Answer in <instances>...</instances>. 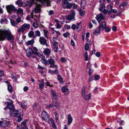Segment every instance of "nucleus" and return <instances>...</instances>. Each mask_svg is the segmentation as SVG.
Masks as SVG:
<instances>
[{
  "label": "nucleus",
  "instance_id": "nucleus-20",
  "mask_svg": "<svg viewBox=\"0 0 129 129\" xmlns=\"http://www.w3.org/2000/svg\"><path fill=\"white\" fill-rule=\"evenodd\" d=\"M83 98L86 101H88L91 98V93H89L88 94H86L82 96Z\"/></svg>",
  "mask_w": 129,
  "mask_h": 129
},
{
  "label": "nucleus",
  "instance_id": "nucleus-52",
  "mask_svg": "<svg viewBox=\"0 0 129 129\" xmlns=\"http://www.w3.org/2000/svg\"><path fill=\"white\" fill-rule=\"evenodd\" d=\"M95 80L96 81L98 80V79L100 78V76L98 75H96L94 76Z\"/></svg>",
  "mask_w": 129,
  "mask_h": 129
},
{
  "label": "nucleus",
  "instance_id": "nucleus-34",
  "mask_svg": "<svg viewBox=\"0 0 129 129\" xmlns=\"http://www.w3.org/2000/svg\"><path fill=\"white\" fill-rule=\"evenodd\" d=\"M27 104L26 102H22L21 103V106L23 108H25L27 106Z\"/></svg>",
  "mask_w": 129,
  "mask_h": 129
},
{
  "label": "nucleus",
  "instance_id": "nucleus-47",
  "mask_svg": "<svg viewBox=\"0 0 129 129\" xmlns=\"http://www.w3.org/2000/svg\"><path fill=\"white\" fill-rule=\"evenodd\" d=\"M89 49V46L88 44L86 43L85 46V49L86 51L88 50Z\"/></svg>",
  "mask_w": 129,
  "mask_h": 129
},
{
  "label": "nucleus",
  "instance_id": "nucleus-39",
  "mask_svg": "<svg viewBox=\"0 0 129 129\" xmlns=\"http://www.w3.org/2000/svg\"><path fill=\"white\" fill-rule=\"evenodd\" d=\"M84 57L85 58V60L86 61H87L88 59V53L87 52H86L84 54Z\"/></svg>",
  "mask_w": 129,
  "mask_h": 129
},
{
  "label": "nucleus",
  "instance_id": "nucleus-33",
  "mask_svg": "<svg viewBox=\"0 0 129 129\" xmlns=\"http://www.w3.org/2000/svg\"><path fill=\"white\" fill-rule=\"evenodd\" d=\"M61 90L63 92H66L68 90V89L67 87L64 86L62 88Z\"/></svg>",
  "mask_w": 129,
  "mask_h": 129
},
{
  "label": "nucleus",
  "instance_id": "nucleus-17",
  "mask_svg": "<svg viewBox=\"0 0 129 129\" xmlns=\"http://www.w3.org/2000/svg\"><path fill=\"white\" fill-rule=\"evenodd\" d=\"M106 27V22L105 21L103 22L101 25H99V28L102 31Z\"/></svg>",
  "mask_w": 129,
  "mask_h": 129
},
{
  "label": "nucleus",
  "instance_id": "nucleus-5",
  "mask_svg": "<svg viewBox=\"0 0 129 129\" xmlns=\"http://www.w3.org/2000/svg\"><path fill=\"white\" fill-rule=\"evenodd\" d=\"M6 8L7 12L9 13L12 12H15L16 10L15 8L12 5L6 6Z\"/></svg>",
  "mask_w": 129,
  "mask_h": 129
},
{
  "label": "nucleus",
  "instance_id": "nucleus-40",
  "mask_svg": "<svg viewBox=\"0 0 129 129\" xmlns=\"http://www.w3.org/2000/svg\"><path fill=\"white\" fill-rule=\"evenodd\" d=\"M53 106L56 108H58L59 106V104L57 102H53Z\"/></svg>",
  "mask_w": 129,
  "mask_h": 129
},
{
  "label": "nucleus",
  "instance_id": "nucleus-53",
  "mask_svg": "<svg viewBox=\"0 0 129 129\" xmlns=\"http://www.w3.org/2000/svg\"><path fill=\"white\" fill-rule=\"evenodd\" d=\"M69 35V33L68 32H67L66 33H64L63 34V36L65 37V38H67L68 37V36Z\"/></svg>",
  "mask_w": 129,
  "mask_h": 129
},
{
  "label": "nucleus",
  "instance_id": "nucleus-9",
  "mask_svg": "<svg viewBox=\"0 0 129 129\" xmlns=\"http://www.w3.org/2000/svg\"><path fill=\"white\" fill-rule=\"evenodd\" d=\"M105 18V16L102 13H100L99 14L97 15L95 17V19L98 21L99 23L101 21V20H104Z\"/></svg>",
  "mask_w": 129,
  "mask_h": 129
},
{
  "label": "nucleus",
  "instance_id": "nucleus-61",
  "mask_svg": "<svg viewBox=\"0 0 129 129\" xmlns=\"http://www.w3.org/2000/svg\"><path fill=\"white\" fill-rule=\"evenodd\" d=\"M11 77L12 79L14 80H16L17 79V78L14 76V75L11 74Z\"/></svg>",
  "mask_w": 129,
  "mask_h": 129
},
{
  "label": "nucleus",
  "instance_id": "nucleus-12",
  "mask_svg": "<svg viewBox=\"0 0 129 129\" xmlns=\"http://www.w3.org/2000/svg\"><path fill=\"white\" fill-rule=\"evenodd\" d=\"M105 6L104 4H102L101 5L100 8H99V10L101 11H102L104 14H106L107 13V11L105 9Z\"/></svg>",
  "mask_w": 129,
  "mask_h": 129
},
{
  "label": "nucleus",
  "instance_id": "nucleus-11",
  "mask_svg": "<svg viewBox=\"0 0 129 129\" xmlns=\"http://www.w3.org/2000/svg\"><path fill=\"white\" fill-rule=\"evenodd\" d=\"M52 47L53 49L56 52H57L58 51L57 49L58 47V43L57 42H53L52 43Z\"/></svg>",
  "mask_w": 129,
  "mask_h": 129
},
{
  "label": "nucleus",
  "instance_id": "nucleus-1",
  "mask_svg": "<svg viewBox=\"0 0 129 129\" xmlns=\"http://www.w3.org/2000/svg\"><path fill=\"white\" fill-rule=\"evenodd\" d=\"M8 108L10 110V115L13 117H16L18 118L17 121L20 122L22 120V117L23 114L19 112V110L14 109V106L11 103L10 104L7 106Z\"/></svg>",
  "mask_w": 129,
  "mask_h": 129
},
{
  "label": "nucleus",
  "instance_id": "nucleus-29",
  "mask_svg": "<svg viewBox=\"0 0 129 129\" xmlns=\"http://www.w3.org/2000/svg\"><path fill=\"white\" fill-rule=\"evenodd\" d=\"M8 21L7 19H1L0 22L2 24H6L7 23Z\"/></svg>",
  "mask_w": 129,
  "mask_h": 129
},
{
  "label": "nucleus",
  "instance_id": "nucleus-63",
  "mask_svg": "<svg viewBox=\"0 0 129 129\" xmlns=\"http://www.w3.org/2000/svg\"><path fill=\"white\" fill-rule=\"evenodd\" d=\"M71 28L75 30L76 28V26L75 25L73 24L71 26Z\"/></svg>",
  "mask_w": 129,
  "mask_h": 129
},
{
  "label": "nucleus",
  "instance_id": "nucleus-43",
  "mask_svg": "<svg viewBox=\"0 0 129 129\" xmlns=\"http://www.w3.org/2000/svg\"><path fill=\"white\" fill-rule=\"evenodd\" d=\"M60 60L61 62H66L67 61V60L64 57H61L60 58Z\"/></svg>",
  "mask_w": 129,
  "mask_h": 129
},
{
  "label": "nucleus",
  "instance_id": "nucleus-3",
  "mask_svg": "<svg viewBox=\"0 0 129 129\" xmlns=\"http://www.w3.org/2000/svg\"><path fill=\"white\" fill-rule=\"evenodd\" d=\"M30 27V25L28 24L24 23L23 25H21L20 27L17 30V31L18 33H21L23 34L24 31L26 29H29Z\"/></svg>",
  "mask_w": 129,
  "mask_h": 129
},
{
  "label": "nucleus",
  "instance_id": "nucleus-45",
  "mask_svg": "<svg viewBox=\"0 0 129 129\" xmlns=\"http://www.w3.org/2000/svg\"><path fill=\"white\" fill-rule=\"evenodd\" d=\"M127 4V3H123L122 4H120L119 6V7H121V6H122L123 7H125Z\"/></svg>",
  "mask_w": 129,
  "mask_h": 129
},
{
  "label": "nucleus",
  "instance_id": "nucleus-26",
  "mask_svg": "<svg viewBox=\"0 0 129 129\" xmlns=\"http://www.w3.org/2000/svg\"><path fill=\"white\" fill-rule=\"evenodd\" d=\"M8 89L10 93H11L13 91V89L12 86L10 84H8L7 85Z\"/></svg>",
  "mask_w": 129,
  "mask_h": 129
},
{
  "label": "nucleus",
  "instance_id": "nucleus-8",
  "mask_svg": "<svg viewBox=\"0 0 129 129\" xmlns=\"http://www.w3.org/2000/svg\"><path fill=\"white\" fill-rule=\"evenodd\" d=\"M34 3V1L33 0H27L25 2L23 3V7H26L27 6L29 5L30 7H31Z\"/></svg>",
  "mask_w": 129,
  "mask_h": 129
},
{
  "label": "nucleus",
  "instance_id": "nucleus-19",
  "mask_svg": "<svg viewBox=\"0 0 129 129\" xmlns=\"http://www.w3.org/2000/svg\"><path fill=\"white\" fill-rule=\"evenodd\" d=\"M9 122L6 120H4L2 121L1 126L5 127L7 126L9 124Z\"/></svg>",
  "mask_w": 129,
  "mask_h": 129
},
{
  "label": "nucleus",
  "instance_id": "nucleus-60",
  "mask_svg": "<svg viewBox=\"0 0 129 129\" xmlns=\"http://www.w3.org/2000/svg\"><path fill=\"white\" fill-rule=\"evenodd\" d=\"M38 69H41L42 70H44L45 69V68L43 67H42L40 66L39 64L38 65Z\"/></svg>",
  "mask_w": 129,
  "mask_h": 129
},
{
  "label": "nucleus",
  "instance_id": "nucleus-25",
  "mask_svg": "<svg viewBox=\"0 0 129 129\" xmlns=\"http://www.w3.org/2000/svg\"><path fill=\"white\" fill-rule=\"evenodd\" d=\"M112 6L111 5H109L107 6V10L109 14L111 13V11L112 10Z\"/></svg>",
  "mask_w": 129,
  "mask_h": 129
},
{
  "label": "nucleus",
  "instance_id": "nucleus-49",
  "mask_svg": "<svg viewBox=\"0 0 129 129\" xmlns=\"http://www.w3.org/2000/svg\"><path fill=\"white\" fill-rule=\"evenodd\" d=\"M10 22L12 25L13 26H15V22L12 19L11 20H10Z\"/></svg>",
  "mask_w": 129,
  "mask_h": 129
},
{
  "label": "nucleus",
  "instance_id": "nucleus-54",
  "mask_svg": "<svg viewBox=\"0 0 129 129\" xmlns=\"http://www.w3.org/2000/svg\"><path fill=\"white\" fill-rule=\"evenodd\" d=\"M82 28L81 26H76V29L77 31H79Z\"/></svg>",
  "mask_w": 129,
  "mask_h": 129
},
{
  "label": "nucleus",
  "instance_id": "nucleus-10",
  "mask_svg": "<svg viewBox=\"0 0 129 129\" xmlns=\"http://www.w3.org/2000/svg\"><path fill=\"white\" fill-rule=\"evenodd\" d=\"M41 6L40 5H38L34 8V11L35 13H39L41 12Z\"/></svg>",
  "mask_w": 129,
  "mask_h": 129
},
{
  "label": "nucleus",
  "instance_id": "nucleus-37",
  "mask_svg": "<svg viewBox=\"0 0 129 129\" xmlns=\"http://www.w3.org/2000/svg\"><path fill=\"white\" fill-rule=\"evenodd\" d=\"M76 14V12L73 10H71V14L74 18H75Z\"/></svg>",
  "mask_w": 129,
  "mask_h": 129
},
{
  "label": "nucleus",
  "instance_id": "nucleus-57",
  "mask_svg": "<svg viewBox=\"0 0 129 129\" xmlns=\"http://www.w3.org/2000/svg\"><path fill=\"white\" fill-rule=\"evenodd\" d=\"M60 18L61 20L63 21H64L65 20V17L63 15H61Z\"/></svg>",
  "mask_w": 129,
  "mask_h": 129
},
{
  "label": "nucleus",
  "instance_id": "nucleus-50",
  "mask_svg": "<svg viewBox=\"0 0 129 129\" xmlns=\"http://www.w3.org/2000/svg\"><path fill=\"white\" fill-rule=\"evenodd\" d=\"M89 70L88 72V74L89 76L92 74L93 72V70L90 68H89Z\"/></svg>",
  "mask_w": 129,
  "mask_h": 129
},
{
  "label": "nucleus",
  "instance_id": "nucleus-24",
  "mask_svg": "<svg viewBox=\"0 0 129 129\" xmlns=\"http://www.w3.org/2000/svg\"><path fill=\"white\" fill-rule=\"evenodd\" d=\"M22 1V0H18L16 2V4L19 7L23 6V3L21 2Z\"/></svg>",
  "mask_w": 129,
  "mask_h": 129
},
{
  "label": "nucleus",
  "instance_id": "nucleus-62",
  "mask_svg": "<svg viewBox=\"0 0 129 129\" xmlns=\"http://www.w3.org/2000/svg\"><path fill=\"white\" fill-rule=\"evenodd\" d=\"M28 90V88L27 86H25L23 88V90L24 91H26Z\"/></svg>",
  "mask_w": 129,
  "mask_h": 129
},
{
  "label": "nucleus",
  "instance_id": "nucleus-58",
  "mask_svg": "<svg viewBox=\"0 0 129 129\" xmlns=\"http://www.w3.org/2000/svg\"><path fill=\"white\" fill-rule=\"evenodd\" d=\"M95 54L96 56L98 57H99L101 55V54L99 52H97L95 53Z\"/></svg>",
  "mask_w": 129,
  "mask_h": 129
},
{
  "label": "nucleus",
  "instance_id": "nucleus-46",
  "mask_svg": "<svg viewBox=\"0 0 129 129\" xmlns=\"http://www.w3.org/2000/svg\"><path fill=\"white\" fill-rule=\"evenodd\" d=\"M43 31L44 33V36L46 37L47 38H48V37L47 36V33L48 32V31L46 30L45 29H43Z\"/></svg>",
  "mask_w": 129,
  "mask_h": 129
},
{
  "label": "nucleus",
  "instance_id": "nucleus-2",
  "mask_svg": "<svg viewBox=\"0 0 129 129\" xmlns=\"http://www.w3.org/2000/svg\"><path fill=\"white\" fill-rule=\"evenodd\" d=\"M5 38L12 43L14 42V36L10 30H5L0 31V40H4Z\"/></svg>",
  "mask_w": 129,
  "mask_h": 129
},
{
  "label": "nucleus",
  "instance_id": "nucleus-59",
  "mask_svg": "<svg viewBox=\"0 0 129 129\" xmlns=\"http://www.w3.org/2000/svg\"><path fill=\"white\" fill-rule=\"evenodd\" d=\"M112 29L114 31H115L117 30V27L115 26H113L112 27Z\"/></svg>",
  "mask_w": 129,
  "mask_h": 129
},
{
  "label": "nucleus",
  "instance_id": "nucleus-6",
  "mask_svg": "<svg viewBox=\"0 0 129 129\" xmlns=\"http://www.w3.org/2000/svg\"><path fill=\"white\" fill-rule=\"evenodd\" d=\"M42 118L43 119L46 121L49 120V116L47 113L45 111H43L42 113Z\"/></svg>",
  "mask_w": 129,
  "mask_h": 129
},
{
  "label": "nucleus",
  "instance_id": "nucleus-4",
  "mask_svg": "<svg viewBox=\"0 0 129 129\" xmlns=\"http://www.w3.org/2000/svg\"><path fill=\"white\" fill-rule=\"evenodd\" d=\"M26 53L27 56L29 57L32 54H35L39 55V53L36 52H34L32 49L30 47H28L26 51Z\"/></svg>",
  "mask_w": 129,
  "mask_h": 129
},
{
  "label": "nucleus",
  "instance_id": "nucleus-27",
  "mask_svg": "<svg viewBox=\"0 0 129 129\" xmlns=\"http://www.w3.org/2000/svg\"><path fill=\"white\" fill-rule=\"evenodd\" d=\"M42 82L41 83V84H39V85L40 89L41 90H42L43 89L44 87V80H42Z\"/></svg>",
  "mask_w": 129,
  "mask_h": 129
},
{
  "label": "nucleus",
  "instance_id": "nucleus-32",
  "mask_svg": "<svg viewBox=\"0 0 129 129\" xmlns=\"http://www.w3.org/2000/svg\"><path fill=\"white\" fill-rule=\"evenodd\" d=\"M73 4H72L71 3H69L66 5V6L65 8H64V9H66L68 8L70 9L71 8Z\"/></svg>",
  "mask_w": 129,
  "mask_h": 129
},
{
  "label": "nucleus",
  "instance_id": "nucleus-7",
  "mask_svg": "<svg viewBox=\"0 0 129 129\" xmlns=\"http://www.w3.org/2000/svg\"><path fill=\"white\" fill-rule=\"evenodd\" d=\"M54 61V60L52 58H51L48 59V64H50V65L49 67L51 68H57V66L55 64Z\"/></svg>",
  "mask_w": 129,
  "mask_h": 129
},
{
  "label": "nucleus",
  "instance_id": "nucleus-16",
  "mask_svg": "<svg viewBox=\"0 0 129 129\" xmlns=\"http://www.w3.org/2000/svg\"><path fill=\"white\" fill-rule=\"evenodd\" d=\"M101 30L99 28H96L95 30H92L93 34L96 36H97L100 34Z\"/></svg>",
  "mask_w": 129,
  "mask_h": 129
},
{
  "label": "nucleus",
  "instance_id": "nucleus-13",
  "mask_svg": "<svg viewBox=\"0 0 129 129\" xmlns=\"http://www.w3.org/2000/svg\"><path fill=\"white\" fill-rule=\"evenodd\" d=\"M17 13L18 16L22 17L23 15V10L21 8H19L17 10Z\"/></svg>",
  "mask_w": 129,
  "mask_h": 129
},
{
  "label": "nucleus",
  "instance_id": "nucleus-28",
  "mask_svg": "<svg viewBox=\"0 0 129 129\" xmlns=\"http://www.w3.org/2000/svg\"><path fill=\"white\" fill-rule=\"evenodd\" d=\"M41 61L45 65L48 64V60H46L45 58H43L42 59Z\"/></svg>",
  "mask_w": 129,
  "mask_h": 129
},
{
  "label": "nucleus",
  "instance_id": "nucleus-64",
  "mask_svg": "<svg viewBox=\"0 0 129 129\" xmlns=\"http://www.w3.org/2000/svg\"><path fill=\"white\" fill-rule=\"evenodd\" d=\"M45 85L47 86H49L50 87H52V85H50L49 82H47L45 83Z\"/></svg>",
  "mask_w": 129,
  "mask_h": 129
},
{
  "label": "nucleus",
  "instance_id": "nucleus-30",
  "mask_svg": "<svg viewBox=\"0 0 129 129\" xmlns=\"http://www.w3.org/2000/svg\"><path fill=\"white\" fill-rule=\"evenodd\" d=\"M28 35L29 37H33L34 38V33L33 32V31H30L28 34Z\"/></svg>",
  "mask_w": 129,
  "mask_h": 129
},
{
  "label": "nucleus",
  "instance_id": "nucleus-44",
  "mask_svg": "<svg viewBox=\"0 0 129 129\" xmlns=\"http://www.w3.org/2000/svg\"><path fill=\"white\" fill-rule=\"evenodd\" d=\"M53 103L52 104L48 105L47 106V108L48 109H49L52 107L53 106Z\"/></svg>",
  "mask_w": 129,
  "mask_h": 129
},
{
  "label": "nucleus",
  "instance_id": "nucleus-36",
  "mask_svg": "<svg viewBox=\"0 0 129 129\" xmlns=\"http://www.w3.org/2000/svg\"><path fill=\"white\" fill-rule=\"evenodd\" d=\"M79 14L80 16H83L84 15L85 12L84 11L80 9L79 10Z\"/></svg>",
  "mask_w": 129,
  "mask_h": 129
},
{
  "label": "nucleus",
  "instance_id": "nucleus-41",
  "mask_svg": "<svg viewBox=\"0 0 129 129\" xmlns=\"http://www.w3.org/2000/svg\"><path fill=\"white\" fill-rule=\"evenodd\" d=\"M68 4V2L66 1H64L62 5L63 7L64 8H65L66 6Z\"/></svg>",
  "mask_w": 129,
  "mask_h": 129
},
{
  "label": "nucleus",
  "instance_id": "nucleus-15",
  "mask_svg": "<svg viewBox=\"0 0 129 129\" xmlns=\"http://www.w3.org/2000/svg\"><path fill=\"white\" fill-rule=\"evenodd\" d=\"M39 41L41 44L44 45L46 43L47 41L44 38L40 37V38Z\"/></svg>",
  "mask_w": 129,
  "mask_h": 129
},
{
  "label": "nucleus",
  "instance_id": "nucleus-55",
  "mask_svg": "<svg viewBox=\"0 0 129 129\" xmlns=\"http://www.w3.org/2000/svg\"><path fill=\"white\" fill-rule=\"evenodd\" d=\"M90 35V33L89 32L87 33L86 34V39L87 40L88 38L89 37V36Z\"/></svg>",
  "mask_w": 129,
  "mask_h": 129
},
{
  "label": "nucleus",
  "instance_id": "nucleus-31",
  "mask_svg": "<svg viewBox=\"0 0 129 129\" xmlns=\"http://www.w3.org/2000/svg\"><path fill=\"white\" fill-rule=\"evenodd\" d=\"M74 18L73 17V16H72L70 14L67 16L66 19L68 20H70Z\"/></svg>",
  "mask_w": 129,
  "mask_h": 129
},
{
  "label": "nucleus",
  "instance_id": "nucleus-35",
  "mask_svg": "<svg viewBox=\"0 0 129 129\" xmlns=\"http://www.w3.org/2000/svg\"><path fill=\"white\" fill-rule=\"evenodd\" d=\"M35 35L34 36V37H35L36 36L40 37L41 36V34L40 31L39 30H37L35 31Z\"/></svg>",
  "mask_w": 129,
  "mask_h": 129
},
{
  "label": "nucleus",
  "instance_id": "nucleus-38",
  "mask_svg": "<svg viewBox=\"0 0 129 129\" xmlns=\"http://www.w3.org/2000/svg\"><path fill=\"white\" fill-rule=\"evenodd\" d=\"M20 16H18V17L16 19V21L17 23H18L20 22L21 21V18Z\"/></svg>",
  "mask_w": 129,
  "mask_h": 129
},
{
  "label": "nucleus",
  "instance_id": "nucleus-42",
  "mask_svg": "<svg viewBox=\"0 0 129 129\" xmlns=\"http://www.w3.org/2000/svg\"><path fill=\"white\" fill-rule=\"evenodd\" d=\"M58 79L60 82H62V79L61 76L60 75H58Z\"/></svg>",
  "mask_w": 129,
  "mask_h": 129
},
{
  "label": "nucleus",
  "instance_id": "nucleus-56",
  "mask_svg": "<svg viewBox=\"0 0 129 129\" xmlns=\"http://www.w3.org/2000/svg\"><path fill=\"white\" fill-rule=\"evenodd\" d=\"M33 26L35 28H37L38 27V25L37 23H34L33 24Z\"/></svg>",
  "mask_w": 129,
  "mask_h": 129
},
{
  "label": "nucleus",
  "instance_id": "nucleus-22",
  "mask_svg": "<svg viewBox=\"0 0 129 129\" xmlns=\"http://www.w3.org/2000/svg\"><path fill=\"white\" fill-rule=\"evenodd\" d=\"M55 21L56 23V28L58 29L60 28L61 27V25L60 24L59 21L57 19H55Z\"/></svg>",
  "mask_w": 129,
  "mask_h": 129
},
{
  "label": "nucleus",
  "instance_id": "nucleus-14",
  "mask_svg": "<svg viewBox=\"0 0 129 129\" xmlns=\"http://www.w3.org/2000/svg\"><path fill=\"white\" fill-rule=\"evenodd\" d=\"M68 125H70L73 121V118L70 114H68L67 116Z\"/></svg>",
  "mask_w": 129,
  "mask_h": 129
},
{
  "label": "nucleus",
  "instance_id": "nucleus-48",
  "mask_svg": "<svg viewBox=\"0 0 129 129\" xmlns=\"http://www.w3.org/2000/svg\"><path fill=\"white\" fill-rule=\"evenodd\" d=\"M104 29L105 30V31L106 32H108L110 31L111 29L109 27L106 26Z\"/></svg>",
  "mask_w": 129,
  "mask_h": 129
},
{
  "label": "nucleus",
  "instance_id": "nucleus-51",
  "mask_svg": "<svg viewBox=\"0 0 129 129\" xmlns=\"http://www.w3.org/2000/svg\"><path fill=\"white\" fill-rule=\"evenodd\" d=\"M52 92V95L54 98L56 97L57 95L56 94V93L55 92L53 91V90L51 91Z\"/></svg>",
  "mask_w": 129,
  "mask_h": 129
},
{
  "label": "nucleus",
  "instance_id": "nucleus-23",
  "mask_svg": "<svg viewBox=\"0 0 129 129\" xmlns=\"http://www.w3.org/2000/svg\"><path fill=\"white\" fill-rule=\"evenodd\" d=\"M34 40H31L30 41H28L26 43V44L27 46L32 45L34 43Z\"/></svg>",
  "mask_w": 129,
  "mask_h": 129
},
{
  "label": "nucleus",
  "instance_id": "nucleus-18",
  "mask_svg": "<svg viewBox=\"0 0 129 129\" xmlns=\"http://www.w3.org/2000/svg\"><path fill=\"white\" fill-rule=\"evenodd\" d=\"M43 52L47 57H49L50 53V50L48 48H46L44 49Z\"/></svg>",
  "mask_w": 129,
  "mask_h": 129
},
{
  "label": "nucleus",
  "instance_id": "nucleus-21",
  "mask_svg": "<svg viewBox=\"0 0 129 129\" xmlns=\"http://www.w3.org/2000/svg\"><path fill=\"white\" fill-rule=\"evenodd\" d=\"M86 89V86H84L82 89L81 94L82 96L87 94L86 92L85 91Z\"/></svg>",
  "mask_w": 129,
  "mask_h": 129
}]
</instances>
